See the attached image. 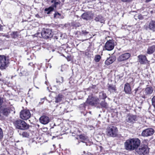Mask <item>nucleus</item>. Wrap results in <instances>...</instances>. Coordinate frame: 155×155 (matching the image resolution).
<instances>
[{
    "label": "nucleus",
    "mask_w": 155,
    "mask_h": 155,
    "mask_svg": "<svg viewBox=\"0 0 155 155\" xmlns=\"http://www.w3.org/2000/svg\"><path fill=\"white\" fill-rule=\"evenodd\" d=\"M140 141L137 138L129 139L127 140L124 143L125 149L129 151L136 150L140 146Z\"/></svg>",
    "instance_id": "f257e3e1"
},
{
    "label": "nucleus",
    "mask_w": 155,
    "mask_h": 155,
    "mask_svg": "<svg viewBox=\"0 0 155 155\" xmlns=\"http://www.w3.org/2000/svg\"><path fill=\"white\" fill-rule=\"evenodd\" d=\"M118 132V129L116 126L110 125L106 129V134L109 137H114L117 135Z\"/></svg>",
    "instance_id": "f03ea898"
},
{
    "label": "nucleus",
    "mask_w": 155,
    "mask_h": 155,
    "mask_svg": "<svg viewBox=\"0 0 155 155\" xmlns=\"http://www.w3.org/2000/svg\"><path fill=\"white\" fill-rule=\"evenodd\" d=\"M3 98L0 97V117L4 116L7 117L10 113V110L8 107H3Z\"/></svg>",
    "instance_id": "7ed1b4c3"
},
{
    "label": "nucleus",
    "mask_w": 155,
    "mask_h": 155,
    "mask_svg": "<svg viewBox=\"0 0 155 155\" xmlns=\"http://www.w3.org/2000/svg\"><path fill=\"white\" fill-rule=\"evenodd\" d=\"M14 124L17 128L21 130H25L29 128V125L25 121L21 120H16Z\"/></svg>",
    "instance_id": "20e7f679"
},
{
    "label": "nucleus",
    "mask_w": 155,
    "mask_h": 155,
    "mask_svg": "<svg viewBox=\"0 0 155 155\" xmlns=\"http://www.w3.org/2000/svg\"><path fill=\"white\" fill-rule=\"evenodd\" d=\"M9 60L5 56L0 55V69L3 70L6 69L8 66Z\"/></svg>",
    "instance_id": "39448f33"
},
{
    "label": "nucleus",
    "mask_w": 155,
    "mask_h": 155,
    "mask_svg": "<svg viewBox=\"0 0 155 155\" xmlns=\"http://www.w3.org/2000/svg\"><path fill=\"white\" fill-rule=\"evenodd\" d=\"M51 2L53 3L51 6L48 8H45V13L48 14H50L51 12L53 11L54 8H56L57 6L59 5L60 3L59 1H57L55 0H52L51 1Z\"/></svg>",
    "instance_id": "423d86ee"
},
{
    "label": "nucleus",
    "mask_w": 155,
    "mask_h": 155,
    "mask_svg": "<svg viewBox=\"0 0 155 155\" xmlns=\"http://www.w3.org/2000/svg\"><path fill=\"white\" fill-rule=\"evenodd\" d=\"M41 35L45 38H50L52 37L53 34L51 29L44 28L41 32Z\"/></svg>",
    "instance_id": "0eeeda50"
},
{
    "label": "nucleus",
    "mask_w": 155,
    "mask_h": 155,
    "mask_svg": "<svg viewBox=\"0 0 155 155\" xmlns=\"http://www.w3.org/2000/svg\"><path fill=\"white\" fill-rule=\"evenodd\" d=\"M137 118L136 115L131 114H128L126 117L125 121L130 124L133 125L135 122L137 121Z\"/></svg>",
    "instance_id": "6e6552de"
},
{
    "label": "nucleus",
    "mask_w": 155,
    "mask_h": 155,
    "mask_svg": "<svg viewBox=\"0 0 155 155\" xmlns=\"http://www.w3.org/2000/svg\"><path fill=\"white\" fill-rule=\"evenodd\" d=\"M136 151L140 155H144L149 152V150L147 146H143L136 149Z\"/></svg>",
    "instance_id": "1a4fd4ad"
},
{
    "label": "nucleus",
    "mask_w": 155,
    "mask_h": 155,
    "mask_svg": "<svg viewBox=\"0 0 155 155\" xmlns=\"http://www.w3.org/2000/svg\"><path fill=\"white\" fill-rule=\"evenodd\" d=\"M31 116L29 111L28 110H22L20 112V118L23 120H27Z\"/></svg>",
    "instance_id": "9d476101"
},
{
    "label": "nucleus",
    "mask_w": 155,
    "mask_h": 155,
    "mask_svg": "<svg viewBox=\"0 0 155 155\" xmlns=\"http://www.w3.org/2000/svg\"><path fill=\"white\" fill-rule=\"evenodd\" d=\"M114 40H109L106 42L104 45V48L106 50L110 51L114 49Z\"/></svg>",
    "instance_id": "9b49d317"
},
{
    "label": "nucleus",
    "mask_w": 155,
    "mask_h": 155,
    "mask_svg": "<svg viewBox=\"0 0 155 155\" xmlns=\"http://www.w3.org/2000/svg\"><path fill=\"white\" fill-rule=\"evenodd\" d=\"M144 28L146 30L154 32L155 31V21H151L148 24H146L144 26Z\"/></svg>",
    "instance_id": "f8f14e48"
},
{
    "label": "nucleus",
    "mask_w": 155,
    "mask_h": 155,
    "mask_svg": "<svg viewBox=\"0 0 155 155\" xmlns=\"http://www.w3.org/2000/svg\"><path fill=\"white\" fill-rule=\"evenodd\" d=\"M154 133V130L152 128H148L143 130L141 135L144 137H148L153 135Z\"/></svg>",
    "instance_id": "ddd939ff"
},
{
    "label": "nucleus",
    "mask_w": 155,
    "mask_h": 155,
    "mask_svg": "<svg viewBox=\"0 0 155 155\" xmlns=\"http://www.w3.org/2000/svg\"><path fill=\"white\" fill-rule=\"evenodd\" d=\"M86 102L90 105H93L99 103V101L97 97L89 96L87 99Z\"/></svg>",
    "instance_id": "4468645a"
},
{
    "label": "nucleus",
    "mask_w": 155,
    "mask_h": 155,
    "mask_svg": "<svg viewBox=\"0 0 155 155\" xmlns=\"http://www.w3.org/2000/svg\"><path fill=\"white\" fill-rule=\"evenodd\" d=\"M130 56L131 54L130 53H125L119 56L117 58V60L119 61H122L126 60L129 59Z\"/></svg>",
    "instance_id": "2eb2a0df"
},
{
    "label": "nucleus",
    "mask_w": 155,
    "mask_h": 155,
    "mask_svg": "<svg viewBox=\"0 0 155 155\" xmlns=\"http://www.w3.org/2000/svg\"><path fill=\"white\" fill-rule=\"evenodd\" d=\"M139 62L141 64H146L149 63L146 56L143 55H140L138 56Z\"/></svg>",
    "instance_id": "dca6fc26"
},
{
    "label": "nucleus",
    "mask_w": 155,
    "mask_h": 155,
    "mask_svg": "<svg viewBox=\"0 0 155 155\" xmlns=\"http://www.w3.org/2000/svg\"><path fill=\"white\" fill-rule=\"evenodd\" d=\"M40 123L44 124H46L48 123L50 121L49 118L46 116H42L39 118Z\"/></svg>",
    "instance_id": "f3484780"
},
{
    "label": "nucleus",
    "mask_w": 155,
    "mask_h": 155,
    "mask_svg": "<svg viewBox=\"0 0 155 155\" xmlns=\"http://www.w3.org/2000/svg\"><path fill=\"white\" fill-rule=\"evenodd\" d=\"M55 103H60L61 101H62L64 99V95L61 94H59L55 97Z\"/></svg>",
    "instance_id": "a211bd4d"
},
{
    "label": "nucleus",
    "mask_w": 155,
    "mask_h": 155,
    "mask_svg": "<svg viewBox=\"0 0 155 155\" xmlns=\"http://www.w3.org/2000/svg\"><path fill=\"white\" fill-rule=\"evenodd\" d=\"M115 60V58L114 57L111 56L107 58L105 62V64L108 65L113 62Z\"/></svg>",
    "instance_id": "6ab92c4d"
},
{
    "label": "nucleus",
    "mask_w": 155,
    "mask_h": 155,
    "mask_svg": "<svg viewBox=\"0 0 155 155\" xmlns=\"http://www.w3.org/2000/svg\"><path fill=\"white\" fill-rule=\"evenodd\" d=\"M124 90L126 93L130 94L131 93V89L130 84L126 83L124 85Z\"/></svg>",
    "instance_id": "aec40b11"
},
{
    "label": "nucleus",
    "mask_w": 155,
    "mask_h": 155,
    "mask_svg": "<svg viewBox=\"0 0 155 155\" xmlns=\"http://www.w3.org/2000/svg\"><path fill=\"white\" fill-rule=\"evenodd\" d=\"M155 51V45H153L149 47L147 49V53L148 54H151Z\"/></svg>",
    "instance_id": "412c9836"
},
{
    "label": "nucleus",
    "mask_w": 155,
    "mask_h": 155,
    "mask_svg": "<svg viewBox=\"0 0 155 155\" xmlns=\"http://www.w3.org/2000/svg\"><path fill=\"white\" fill-rule=\"evenodd\" d=\"M56 81L58 85H60L64 81V78L61 76H58L56 78Z\"/></svg>",
    "instance_id": "4be33fe9"
},
{
    "label": "nucleus",
    "mask_w": 155,
    "mask_h": 155,
    "mask_svg": "<svg viewBox=\"0 0 155 155\" xmlns=\"http://www.w3.org/2000/svg\"><path fill=\"white\" fill-rule=\"evenodd\" d=\"M96 21H99L101 23H104L105 21L104 18L101 15L97 16L94 19Z\"/></svg>",
    "instance_id": "5701e85b"
},
{
    "label": "nucleus",
    "mask_w": 155,
    "mask_h": 155,
    "mask_svg": "<svg viewBox=\"0 0 155 155\" xmlns=\"http://www.w3.org/2000/svg\"><path fill=\"white\" fill-rule=\"evenodd\" d=\"M145 93L147 95H150L153 92V89L152 87H147L145 90Z\"/></svg>",
    "instance_id": "b1692460"
},
{
    "label": "nucleus",
    "mask_w": 155,
    "mask_h": 155,
    "mask_svg": "<svg viewBox=\"0 0 155 155\" xmlns=\"http://www.w3.org/2000/svg\"><path fill=\"white\" fill-rule=\"evenodd\" d=\"M82 18L86 20L89 19L91 17L89 14L87 13H84L81 15Z\"/></svg>",
    "instance_id": "393cba45"
},
{
    "label": "nucleus",
    "mask_w": 155,
    "mask_h": 155,
    "mask_svg": "<svg viewBox=\"0 0 155 155\" xmlns=\"http://www.w3.org/2000/svg\"><path fill=\"white\" fill-rule=\"evenodd\" d=\"M107 87L108 90L110 91H115L116 90L115 86L114 85L108 84Z\"/></svg>",
    "instance_id": "a878e982"
},
{
    "label": "nucleus",
    "mask_w": 155,
    "mask_h": 155,
    "mask_svg": "<svg viewBox=\"0 0 155 155\" xmlns=\"http://www.w3.org/2000/svg\"><path fill=\"white\" fill-rule=\"evenodd\" d=\"M99 97L100 99L104 100L107 97V96L105 93L101 92L99 93Z\"/></svg>",
    "instance_id": "bb28decb"
},
{
    "label": "nucleus",
    "mask_w": 155,
    "mask_h": 155,
    "mask_svg": "<svg viewBox=\"0 0 155 155\" xmlns=\"http://www.w3.org/2000/svg\"><path fill=\"white\" fill-rule=\"evenodd\" d=\"M100 105L103 108H107L108 107V104L105 102V100L101 102L100 103Z\"/></svg>",
    "instance_id": "cd10ccee"
},
{
    "label": "nucleus",
    "mask_w": 155,
    "mask_h": 155,
    "mask_svg": "<svg viewBox=\"0 0 155 155\" xmlns=\"http://www.w3.org/2000/svg\"><path fill=\"white\" fill-rule=\"evenodd\" d=\"M19 134L21 136H22L23 137H28L29 136V133L26 132H24L21 133H19Z\"/></svg>",
    "instance_id": "c85d7f7f"
},
{
    "label": "nucleus",
    "mask_w": 155,
    "mask_h": 155,
    "mask_svg": "<svg viewBox=\"0 0 155 155\" xmlns=\"http://www.w3.org/2000/svg\"><path fill=\"white\" fill-rule=\"evenodd\" d=\"M18 34L17 31L13 32L11 34V36L13 38H16L18 37Z\"/></svg>",
    "instance_id": "c756f323"
},
{
    "label": "nucleus",
    "mask_w": 155,
    "mask_h": 155,
    "mask_svg": "<svg viewBox=\"0 0 155 155\" xmlns=\"http://www.w3.org/2000/svg\"><path fill=\"white\" fill-rule=\"evenodd\" d=\"M61 14H60L58 12H56L54 14V18H62L61 17Z\"/></svg>",
    "instance_id": "7c9ffc66"
},
{
    "label": "nucleus",
    "mask_w": 155,
    "mask_h": 155,
    "mask_svg": "<svg viewBox=\"0 0 155 155\" xmlns=\"http://www.w3.org/2000/svg\"><path fill=\"white\" fill-rule=\"evenodd\" d=\"M100 59V56L99 55H97L95 57L94 60L96 62H98L99 61Z\"/></svg>",
    "instance_id": "2f4dec72"
},
{
    "label": "nucleus",
    "mask_w": 155,
    "mask_h": 155,
    "mask_svg": "<svg viewBox=\"0 0 155 155\" xmlns=\"http://www.w3.org/2000/svg\"><path fill=\"white\" fill-rule=\"evenodd\" d=\"M151 101L152 105L155 108V96H153L152 98Z\"/></svg>",
    "instance_id": "473e14b6"
},
{
    "label": "nucleus",
    "mask_w": 155,
    "mask_h": 155,
    "mask_svg": "<svg viewBox=\"0 0 155 155\" xmlns=\"http://www.w3.org/2000/svg\"><path fill=\"white\" fill-rule=\"evenodd\" d=\"M81 33L83 35H86L89 33V32L85 30H82L81 31Z\"/></svg>",
    "instance_id": "72a5a7b5"
},
{
    "label": "nucleus",
    "mask_w": 155,
    "mask_h": 155,
    "mask_svg": "<svg viewBox=\"0 0 155 155\" xmlns=\"http://www.w3.org/2000/svg\"><path fill=\"white\" fill-rule=\"evenodd\" d=\"M3 137V132L2 129L0 127V139H2Z\"/></svg>",
    "instance_id": "f704fd0d"
},
{
    "label": "nucleus",
    "mask_w": 155,
    "mask_h": 155,
    "mask_svg": "<svg viewBox=\"0 0 155 155\" xmlns=\"http://www.w3.org/2000/svg\"><path fill=\"white\" fill-rule=\"evenodd\" d=\"M137 18L140 20L143 19L144 18L143 16L141 14L138 15L137 16Z\"/></svg>",
    "instance_id": "c9c22d12"
},
{
    "label": "nucleus",
    "mask_w": 155,
    "mask_h": 155,
    "mask_svg": "<svg viewBox=\"0 0 155 155\" xmlns=\"http://www.w3.org/2000/svg\"><path fill=\"white\" fill-rule=\"evenodd\" d=\"M79 137L80 139L83 140H84L85 139V137L84 136L82 135H80L79 136Z\"/></svg>",
    "instance_id": "e433bc0d"
},
{
    "label": "nucleus",
    "mask_w": 155,
    "mask_h": 155,
    "mask_svg": "<svg viewBox=\"0 0 155 155\" xmlns=\"http://www.w3.org/2000/svg\"><path fill=\"white\" fill-rule=\"evenodd\" d=\"M122 2H130L132 1V0H121Z\"/></svg>",
    "instance_id": "4c0bfd02"
},
{
    "label": "nucleus",
    "mask_w": 155,
    "mask_h": 155,
    "mask_svg": "<svg viewBox=\"0 0 155 155\" xmlns=\"http://www.w3.org/2000/svg\"><path fill=\"white\" fill-rule=\"evenodd\" d=\"M140 89H141L139 87H138V88H137L135 90V93H137V91L139 90Z\"/></svg>",
    "instance_id": "58836bf2"
},
{
    "label": "nucleus",
    "mask_w": 155,
    "mask_h": 155,
    "mask_svg": "<svg viewBox=\"0 0 155 155\" xmlns=\"http://www.w3.org/2000/svg\"><path fill=\"white\" fill-rule=\"evenodd\" d=\"M3 29V26L0 24V31H2Z\"/></svg>",
    "instance_id": "ea45409f"
},
{
    "label": "nucleus",
    "mask_w": 155,
    "mask_h": 155,
    "mask_svg": "<svg viewBox=\"0 0 155 155\" xmlns=\"http://www.w3.org/2000/svg\"><path fill=\"white\" fill-rule=\"evenodd\" d=\"M76 25L77 26L79 27V26H80L81 25L80 24H79V23H78L76 24Z\"/></svg>",
    "instance_id": "a19ab883"
},
{
    "label": "nucleus",
    "mask_w": 155,
    "mask_h": 155,
    "mask_svg": "<svg viewBox=\"0 0 155 155\" xmlns=\"http://www.w3.org/2000/svg\"><path fill=\"white\" fill-rule=\"evenodd\" d=\"M29 65H30L31 66H32L34 65V64H33L32 63H30L28 64Z\"/></svg>",
    "instance_id": "79ce46f5"
},
{
    "label": "nucleus",
    "mask_w": 155,
    "mask_h": 155,
    "mask_svg": "<svg viewBox=\"0 0 155 155\" xmlns=\"http://www.w3.org/2000/svg\"><path fill=\"white\" fill-rule=\"evenodd\" d=\"M81 107L82 106V107H84V108H85V107H84V104H81Z\"/></svg>",
    "instance_id": "37998d69"
},
{
    "label": "nucleus",
    "mask_w": 155,
    "mask_h": 155,
    "mask_svg": "<svg viewBox=\"0 0 155 155\" xmlns=\"http://www.w3.org/2000/svg\"><path fill=\"white\" fill-rule=\"evenodd\" d=\"M45 98H43L41 99V101L42 102H43V101L44 100Z\"/></svg>",
    "instance_id": "c03bdc74"
},
{
    "label": "nucleus",
    "mask_w": 155,
    "mask_h": 155,
    "mask_svg": "<svg viewBox=\"0 0 155 155\" xmlns=\"http://www.w3.org/2000/svg\"><path fill=\"white\" fill-rule=\"evenodd\" d=\"M152 0H146V2H148L151 1Z\"/></svg>",
    "instance_id": "a18cd8bd"
},
{
    "label": "nucleus",
    "mask_w": 155,
    "mask_h": 155,
    "mask_svg": "<svg viewBox=\"0 0 155 155\" xmlns=\"http://www.w3.org/2000/svg\"><path fill=\"white\" fill-rule=\"evenodd\" d=\"M58 130H56V132H58Z\"/></svg>",
    "instance_id": "49530a36"
}]
</instances>
